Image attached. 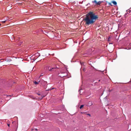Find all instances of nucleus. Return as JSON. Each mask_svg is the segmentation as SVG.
Listing matches in <instances>:
<instances>
[{
	"label": "nucleus",
	"mask_w": 131,
	"mask_h": 131,
	"mask_svg": "<svg viewBox=\"0 0 131 131\" xmlns=\"http://www.w3.org/2000/svg\"><path fill=\"white\" fill-rule=\"evenodd\" d=\"M83 106H84L83 105H81L80 107V109H81L83 107Z\"/></svg>",
	"instance_id": "obj_9"
},
{
	"label": "nucleus",
	"mask_w": 131,
	"mask_h": 131,
	"mask_svg": "<svg viewBox=\"0 0 131 131\" xmlns=\"http://www.w3.org/2000/svg\"><path fill=\"white\" fill-rule=\"evenodd\" d=\"M5 22H6V20L3 21H2V22L3 23H5Z\"/></svg>",
	"instance_id": "obj_11"
},
{
	"label": "nucleus",
	"mask_w": 131,
	"mask_h": 131,
	"mask_svg": "<svg viewBox=\"0 0 131 131\" xmlns=\"http://www.w3.org/2000/svg\"><path fill=\"white\" fill-rule=\"evenodd\" d=\"M12 60L9 58H6L5 59V61L7 62H8L12 61Z\"/></svg>",
	"instance_id": "obj_4"
},
{
	"label": "nucleus",
	"mask_w": 131,
	"mask_h": 131,
	"mask_svg": "<svg viewBox=\"0 0 131 131\" xmlns=\"http://www.w3.org/2000/svg\"><path fill=\"white\" fill-rule=\"evenodd\" d=\"M112 2L115 5H117V2L116 1H113Z\"/></svg>",
	"instance_id": "obj_8"
},
{
	"label": "nucleus",
	"mask_w": 131,
	"mask_h": 131,
	"mask_svg": "<svg viewBox=\"0 0 131 131\" xmlns=\"http://www.w3.org/2000/svg\"><path fill=\"white\" fill-rule=\"evenodd\" d=\"M35 129L36 130H37V129H36H36Z\"/></svg>",
	"instance_id": "obj_14"
},
{
	"label": "nucleus",
	"mask_w": 131,
	"mask_h": 131,
	"mask_svg": "<svg viewBox=\"0 0 131 131\" xmlns=\"http://www.w3.org/2000/svg\"><path fill=\"white\" fill-rule=\"evenodd\" d=\"M93 105V103L92 102H89L87 104V106H90Z\"/></svg>",
	"instance_id": "obj_5"
},
{
	"label": "nucleus",
	"mask_w": 131,
	"mask_h": 131,
	"mask_svg": "<svg viewBox=\"0 0 131 131\" xmlns=\"http://www.w3.org/2000/svg\"><path fill=\"white\" fill-rule=\"evenodd\" d=\"M8 126H9V124H8Z\"/></svg>",
	"instance_id": "obj_15"
},
{
	"label": "nucleus",
	"mask_w": 131,
	"mask_h": 131,
	"mask_svg": "<svg viewBox=\"0 0 131 131\" xmlns=\"http://www.w3.org/2000/svg\"><path fill=\"white\" fill-rule=\"evenodd\" d=\"M1 25V24H0V25Z\"/></svg>",
	"instance_id": "obj_17"
},
{
	"label": "nucleus",
	"mask_w": 131,
	"mask_h": 131,
	"mask_svg": "<svg viewBox=\"0 0 131 131\" xmlns=\"http://www.w3.org/2000/svg\"><path fill=\"white\" fill-rule=\"evenodd\" d=\"M35 55L37 57L38 56V57H37V58L40 56V54L38 52H37L36 53Z\"/></svg>",
	"instance_id": "obj_6"
},
{
	"label": "nucleus",
	"mask_w": 131,
	"mask_h": 131,
	"mask_svg": "<svg viewBox=\"0 0 131 131\" xmlns=\"http://www.w3.org/2000/svg\"><path fill=\"white\" fill-rule=\"evenodd\" d=\"M43 75V73L41 74L40 76V77L41 76Z\"/></svg>",
	"instance_id": "obj_12"
},
{
	"label": "nucleus",
	"mask_w": 131,
	"mask_h": 131,
	"mask_svg": "<svg viewBox=\"0 0 131 131\" xmlns=\"http://www.w3.org/2000/svg\"><path fill=\"white\" fill-rule=\"evenodd\" d=\"M40 81H39L38 82H36V81H34V82L35 84H39Z\"/></svg>",
	"instance_id": "obj_7"
},
{
	"label": "nucleus",
	"mask_w": 131,
	"mask_h": 131,
	"mask_svg": "<svg viewBox=\"0 0 131 131\" xmlns=\"http://www.w3.org/2000/svg\"><path fill=\"white\" fill-rule=\"evenodd\" d=\"M87 115H89V116H91L90 114H88Z\"/></svg>",
	"instance_id": "obj_13"
},
{
	"label": "nucleus",
	"mask_w": 131,
	"mask_h": 131,
	"mask_svg": "<svg viewBox=\"0 0 131 131\" xmlns=\"http://www.w3.org/2000/svg\"><path fill=\"white\" fill-rule=\"evenodd\" d=\"M54 64L55 65L53 64H52V66L51 67H49L48 68V70L49 71H53V70L54 69L59 68V66H58V67H57L56 65V63H55Z\"/></svg>",
	"instance_id": "obj_2"
},
{
	"label": "nucleus",
	"mask_w": 131,
	"mask_h": 131,
	"mask_svg": "<svg viewBox=\"0 0 131 131\" xmlns=\"http://www.w3.org/2000/svg\"><path fill=\"white\" fill-rule=\"evenodd\" d=\"M108 41H110V37H109L108 38Z\"/></svg>",
	"instance_id": "obj_10"
},
{
	"label": "nucleus",
	"mask_w": 131,
	"mask_h": 131,
	"mask_svg": "<svg viewBox=\"0 0 131 131\" xmlns=\"http://www.w3.org/2000/svg\"><path fill=\"white\" fill-rule=\"evenodd\" d=\"M38 95H40V94H38Z\"/></svg>",
	"instance_id": "obj_16"
},
{
	"label": "nucleus",
	"mask_w": 131,
	"mask_h": 131,
	"mask_svg": "<svg viewBox=\"0 0 131 131\" xmlns=\"http://www.w3.org/2000/svg\"><path fill=\"white\" fill-rule=\"evenodd\" d=\"M86 17L83 20L85 22V24L89 25L94 23L99 18L97 15H95L93 12H90L85 15Z\"/></svg>",
	"instance_id": "obj_1"
},
{
	"label": "nucleus",
	"mask_w": 131,
	"mask_h": 131,
	"mask_svg": "<svg viewBox=\"0 0 131 131\" xmlns=\"http://www.w3.org/2000/svg\"><path fill=\"white\" fill-rule=\"evenodd\" d=\"M93 3H95V5H99L100 4L102 3V2L99 1L98 2H97L96 0H94V1H93L92 2Z\"/></svg>",
	"instance_id": "obj_3"
}]
</instances>
